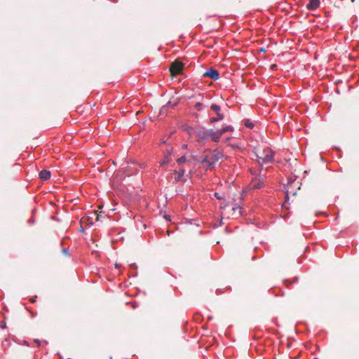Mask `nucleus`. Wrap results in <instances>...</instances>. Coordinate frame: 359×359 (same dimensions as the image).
Instances as JSON below:
<instances>
[{
	"instance_id": "obj_7",
	"label": "nucleus",
	"mask_w": 359,
	"mask_h": 359,
	"mask_svg": "<svg viewBox=\"0 0 359 359\" xmlns=\"http://www.w3.org/2000/svg\"><path fill=\"white\" fill-rule=\"evenodd\" d=\"M203 76L217 81L219 78V73L218 70L211 67L203 74Z\"/></svg>"
},
{
	"instance_id": "obj_22",
	"label": "nucleus",
	"mask_w": 359,
	"mask_h": 359,
	"mask_svg": "<svg viewBox=\"0 0 359 359\" xmlns=\"http://www.w3.org/2000/svg\"><path fill=\"white\" fill-rule=\"evenodd\" d=\"M232 210L233 212H236V210L240 212L241 208L237 204H236L235 206L232 208Z\"/></svg>"
},
{
	"instance_id": "obj_25",
	"label": "nucleus",
	"mask_w": 359,
	"mask_h": 359,
	"mask_svg": "<svg viewBox=\"0 0 359 359\" xmlns=\"http://www.w3.org/2000/svg\"><path fill=\"white\" fill-rule=\"evenodd\" d=\"M215 197H216L217 198H218V199H220V198H220V196L218 195V194H217V193H215Z\"/></svg>"
},
{
	"instance_id": "obj_1",
	"label": "nucleus",
	"mask_w": 359,
	"mask_h": 359,
	"mask_svg": "<svg viewBox=\"0 0 359 359\" xmlns=\"http://www.w3.org/2000/svg\"><path fill=\"white\" fill-rule=\"evenodd\" d=\"M222 157V153L218 149H214L210 154L202 156L199 163L205 170H212Z\"/></svg>"
},
{
	"instance_id": "obj_17",
	"label": "nucleus",
	"mask_w": 359,
	"mask_h": 359,
	"mask_svg": "<svg viewBox=\"0 0 359 359\" xmlns=\"http://www.w3.org/2000/svg\"><path fill=\"white\" fill-rule=\"evenodd\" d=\"M231 137H226L224 140V142L230 145L232 148H238V145L237 144H229V141L231 140Z\"/></svg>"
},
{
	"instance_id": "obj_14",
	"label": "nucleus",
	"mask_w": 359,
	"mask_h": 359,
	"mask_svg": "<svg viewBox=\"0 0 359 359\" xmlns=\"http://www.w3.org/2000/svg\"><path fill=\"white\" fill-rule=\"evenodd\" d=\"M243 124L245 127L252 129L255 126L254 123L249 118H246L243 120Z\"/></svg>"
},
{
	"instance_id": "obj_16",
	"label": "nucleus",
	"mask_w": 359,
	"mask_h": 359,
	"mask_svg": "<svg viewBox=\"0 0 359 359\" xmlns=\"http://www.w3.org/2000/svg\"><path fill=\"white\" fill-rule=\"evenodd\" d=\"M210 109L214 111L216 114H219L221 108L218 104H212L210 106Z\"/></svg>"
},
{
	"instance_id": "obj_6",
	"label": "nucleus",
	"mask_w": 359,
	"mask_h": 359,
	"mask_svg": "<svg viewBox=\"0 0 359 359\" xmlns=\"http://www.w3.org/2000/svg\"><path fill=\"white\" fill-rule=\"evenodd\" d=\"M294 181H295V180H293L292 177H290L287 178V186H289V187L285 191V198L284 203L283 205V206L284 208H285L286 209H289V207H287V204H289V198H290L289 195L290 194H292L293 196L296 195V192L295 191L292 192V191L289 190V189L291 187L292 184H293L294 182Z\"/></svg>"
},
{
	"instance_id": "obj_9",
	"label": "nucleus",
	"mask_w": 359,
	"mask_h": 359,
	"mask_svg": "<svg viewBox=\"0 0 359 359\" xmlns=\"http://www.w3.org/2000/svg\"><path fill=\"white\" fill-rule=\"evenodd\" d=\"M173 172L175 175V180L176 182H185L187 181V179L184 177L185 173L184 169L182 168L179 170H174Z\"/></svg>"
},
{
	"instance_id": "obj_23",
	"label": "nucleus",
	"mask_w": 359,
	"mask_h": 359,
	"mask_svg": "<svg viewBox=\"0 0 359 359\" xmlns=\"http://www.w3.org/2000/svg\"><path fill=\"white\" fill-rule=\"evenodd\" d=\"M0 327L2 329H5L6 327V323L5 322H1V324H0Z\"/></svg>"
},
{
	"instance_id": "obj_15",
	"label": "nucleus",
	"mask_w": 359,
	"mask_h": 359,
	"mask_svg": "<svg viewBox=\"0 0 359 359\" xmlns=\"http://www.w3.org/2000/svg\"><path fill=\"white\" fill-rule=\"evenodd\" d=\"M11 345V342L8 338H6L2 341V347L4 350L8 348Z\"/></svg>"
},
{
	"instance_id": "obj_8",
	"label": "nucleus",
	"mask_w": 359,
	"mask_h": 359,
	"mask_svg": "<svg viewBox=\"0 0 359 359\" xmlns=\"http://www.w3.org/2000/svg\"><path fill=\"white\" fill-rule=\"evenodd\" d=\"M250 186L253 189H258L262 188L264 186L263 178L261 176L255 177L251 180Z\"/></svg>"
},
{
	"instance_id": "obj_11",
	"label": "nucleus",
	"mask_w": 359,
	"mask_h": 359,
	"mask_svg": "<svg viewBox=\"0 0 359 359\" xmlns=\"http://www.w3.org/2000/svg\"><path fill=\"white\" fill-rule=\"evenodd\" d=\"M41 180L46 181L50 178V172L48 170H42L39 174Z\"/></svg>"
},
{
	"instance_id": "obj_3",
	"label": "nucleus",
	"mask_w": 359,
	"mask_h": 359,
	"mask_svg": "<svg viewBox=\"0 0 359 359\" xmlns=\"http://www.w3.org/2000/svg\"><path fill=\"white\" fill-rule=\"evenodd\" d=\"M212 129H206L205 128H197L194 131L195 137L198 142H212Z\"/></svg>"
},
{
	"instance_id": "obj_21",
	"label": "nucleus",
	"mask_w": 359,
	"mask_h": 359,
	"mask_svg": "<svg viewBox=\"0 0 359 359\" xmlns=\"http://www.w3.org/2000/svg\"><path fill=\"white\" fill-rule=\"evenodd\" d=\"M169 163V158L168 157H165L164 159H163L161 162H160V165H163L166 163Z\"/></svg>"
},
{
	"instance_id": "obj_10",
	"label": "nucleus",
	"mask_w": 359,
	"mask_h": 359,
	"mask_svg": "<svg viewBox=\"0 0 359 359\" xmlns=\"http://www.w3.org/2000/svg\"><path fill=\"white\" fill-rule=\"evenodd\" d=\"M320 6V1L319 0H310L309 3L307 4L306 8L310 11H314L317 9Z\"/></svg>"
},
{
	"instance_id": "obj_26",
	"label": "nucleus",
	"mask_w": 359,
	"mask_h": 359,
	"mask_svg": "<svg viewBox=\"0 0 359 359\" xmlns=\"http://www.w3.org/2000/svg\"><path fill=\"white\" fill-rule=\"evenodd\" d=\"M140 167H141L142 168H145V164H144V163L141 164V165H140Z\"/></svg>"
},
{
	"instance_id": "obj_5",
	"label": "nucleus",
	"mask_w": 359,
	"mask_h": 359,
	"mask_svg": "<svg viewBox=\"0 0 359 359\" xmlns=\"http://www.w3.org/2000/svg\"><path fill=\"white\" fill-rule=\"evenodd\" d=\"M184 67V65L182 62L178 61V60H175L171 64V66L170 67V71L172 75H180L182 74V72Z\"/></svg>"
},
{
	"instance_id": "obj_18",
	"label": "nucleus",
	"mask_w": 359,
	"mask_h": 359,
	"mask_svg": "<svg viewBox=\"0 0 359 359\" xmlns=\"http://www.w3.org/2000/svg\"><path fill=\"white\" fill-rule=\"evenodd\" d=\"M187 161V158L185 156H181L180 158H179L177 160V163L179 165L184 163L185 162Z\"/></svg>"
},
{
	"instance_id": "obj_4",
	"label": "nucleus",
	"mask_w": 359,
	"mask_h": 359,
	"mask_svg": "<svg viewBox=\"0 0 359 359\" xmlns=\"http://www.w3.org/2000/svg\"><path fill=\"white\" fill-rule=\"evenodd\" d=\"M234 128L231 125H224L220 129L212 130V142L217 143L220 141L221 137L226 133L233 132Z\"/></svg>"
},
{
	"instance_id": "obj_27",
	"label": "nucleus",
	"mask_w": 359,
	"mask_h": 359,
	"mask_svg": "<svg viewBox=\"0 0 359 359\" xmlns=\"http://www.w3.org/2000/svg\"><path fill=\"white\" fill-rule=\"evenodd\" d=\"M29 223H30V224H33V223H34V220L29 219Z\"/></svg>"
},
{
	"instance_id": "obj_24",
	"label": "nucleus",
	"mask_w": 359,
	"mask_h": 359,
	"mask_svg": "<svg viewBox=\"0 0 359 359\" xmlns=\"http://www.w3.org/2000/svg\"><path fill=\"white\" fill-rule=\"evenodd\" d=\"M62 251L64 254L68 255V249L64 248Z\"/></svg>"
},
{
	"instance_id": "obj_20",
	"label": "nucleus",
	"mask_w": 359,
	"mask_h": 359,
	"mask_svg": "<svg viewBox=\"0 0 359 359\" xmlns=\"http://www.w3.org/2000/svg\"><path fill=\"white\" fill-rule=\"evenodd\" d=\"M34 342L37 344L38 346H44L48 344L46 341H40L39 339H34Z\"/></svg>"
},
{
	"instance_id": "obj_12",
	"label": "nucleus",
	"mask_w": 359,
	"mask_h": 359,
	"mask_svg": "<svg viewBox=\"0 0 359 359\" xmlns=\"http://www.w3.org/2000/svg\"><path fill=\"white\" fill-rule=\"evenodd\" d=\"M196 128H194L192 126H187V125H185L183 126V130H185L186 132H187V133L190 137L195 136L194 131H195V130H196Z\"/></svg>"
},
{
	"instance_id": "obj_2",
	"label": "nucleus",
	"mask_w": 359,
	"mask_h": 359,
	"mask_svg": "<svg viewBox=\"0 0 359 359\" xmlns=\"http://www.w3.org/2000/svg\"><path fill=\"white\" fill-rule=\"evenodd\" d=\"M254 153L261 169L264 164L272 163L274 161L275 152L269 147H264L262 150L255 149Z\"/></svg>"
},
{
	"instance_id": "obj_19",
	"label": "nucleus",
	"mask_w": 359,
	"mask_h": 359,
	"mask_svg": "<svg viewBox=\"0 0 359 359\" xmlns=\"http://www.w3.org/2000/svg\"><path fill=\"white\" fill-rule=\"evenodd\" d=\"M194 108L197 111H201V110H202L204 108V106H203V104L202 103L198 102H196L195 104Z\"/></svg>"
},
{
	"instance_id": "obj_13",
	"label": "nucleus",
	"mask_w": 359,
	"mask_h": 359,
	"mask_svg": "<svg viewBox=\"0 0 359 359\" xmlns=\"http://www.w3.org/2000/svg\"><path fill=\"white\" fill-rule=\"evenodd\" d=\"M217 114V116L211 117L210 118V123H215L217 121H222V120L224 119V114L219 113V114Z\"/></svg>"
}]
</instances>
